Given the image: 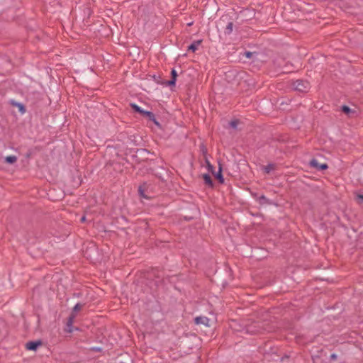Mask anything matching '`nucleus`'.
Instances as JSON below:
<instances>
[{
    "label": "nucleus",
    "instance_id": "obj_1",
    "mask_svg": "<svg viewBox=\"0 0 363 363\" xmlns=\"http://www.w3.org/2000/svg\"><path fill=\"white\" fill-rule=\"evenodd\" d=\"M294 87L299 91H304L308 87V84H306L302 80H297L294 82Z\"/></svg>",
    "mask_w": 363,
    "mask_h": 363
},
{
    "label": "nucleus",
    "instance_id": "obj_2",
    "mask_svg": "<svg viewBox=\"0 0 363 363\" xmlns=\"http://www.w3.org/2000/svg\"><path fill=\"white\" fill-rule=\"evenodd\" d=\"M195 323L197 325H210V319L206 316H199L195 318Z\"/></svg>",
    "mask_w": 363,
    "mask_h": 363
},
{
    "label": "nucleus",
    "instance_id": "obj_3",
    "mask_svg": "<svg viewBox=\"0 0 363 363\" xmlns=\"http://www.w3.org/2000/svg\"><path fill=\"white\" fill-rule=\"evenodd\" d=\"M41 344L40 341H32L26 343V347L28 350H35Z\"/></svg>",
    "mask_w": 363,
    "mask_h": 363
},
{
    "label": "nucleus",
    "instance_id": "obj_4",
    "mask_svg": "<svg viewBox=\"0 0 363 363\" xmlns=\"http://www.w3.org/2000/svg\"><path fill=\"white\" fill-rule=\"evenodd\" d=\"M144 115H146L149 119L150 121H152V122H154V123L155 125H157V126H160V123H158V121L156 120L155 118V116L154 115V113L151 111H146L145 112H144Z\"/></svg>",
    "mask_w": 363,
    "mask_h": 363
},
{
    "label": "nucleus",
    "instance_id": "obj_5",
    "mask_svg": "<svg viewBox=\"0 0 363 363\" xmlns=\"http://www.w3.org/2000/svg\"><path fill=\"white\" fill-rule=\"evenodd\" d=\"M75 318V315L72 314L70 315L67 320V325L68 328V332L72 333V324L74 323V320Z\"/></svg>",
    "mask_w": 363,
    "mask_h": 363
},
{
    "label": "nucleus",
    "instance_id": "obj_6",
    "mask_svg": "<svg viewBox=\"0 0 363 363\" xmlns=\"http://www.w3.org/2000/svg\"><path fill=\"white\" fill-rule=\"evenodd\" d=\"M201 40H196V41H194L188 48V50H191L192 52H195L199 45L201 44Z\"/></svg>",
    "mask_w": 363,
    "mask_h": 363
},
{
    "label": "nucleus",
    "instance_id": "obj_7",
    "mask_svg": "<svg viewBox=\"0 0 363 363\" xmlns=\"http://www.w3.org/2000/svg\"><path fill=\"white\" fill-rule=\"evenodd\" d=\"M5 161L9 164H13L17 160V157L15 155H9L5 157Z\"/></svg>",
    "mask_w": 363,
    "mask_h": 363
},
{
    "label": "nucleus",
    "instance_id": "obj_8",
    "mask_svg": "<svg viewBox=\"0 0 363 363\" xmlns=\"http://www.w3.org/2000/svg\"><path fill=\"white\" fill-rule=\"evenodd\" d=\"M233 23L232 22H229L225 28V33L230 34L233 31Z\"/></svg>",
    "mask_w": 363,
    "mask_h": 363
},
{
    "label": "nucleus",
    "instance_id": "obj_9",
    "mask_svg": "<svg viewBox=\"0 0 363 363\" xmlns=\"http://www.w3.org/2000/svg\"><path fill=\"white\" fill-rule=\"evenodd\" d=\"M203 179H204L206 184H208L209 186H212V184H213L212 179H211V177L209 176V174H205L203 175Z\"/></svg>",
    "mask_w": 363,
    "mask_h": 363
},
{
    "label": "nucleus",
    "instance_id": "obj_10",
    "mask_svg": "<svg viewBox=\"0 0 363 363\" xmlns=\"http://www.w3.org/2000/svg\"><path fill=\"white\" fill-rule=\"evenodd\" d=\"M131 106L133 108V109L135 111H136L138 113H143L144 114V112H145L146 111H144L142 108H140L139 106H138L137 104H131Z\"/></svg>",
    "mask_w": 363,
    "mask_h": 363
},
{
    "label": "nucleus",
    "instance_id": "obj_11",
    "mask_svg": "<svg viewBox=\"0 0 363 363\" xmlns=\"http://www.w3.org/2000/svg\"><path fill=\"white\" fill-rule=\"evenodd\" d=\"M310 165H311V167H314V168H315L316 169H318V167H319L320 164H319V163H318V160H315V159H313V160H311V162H310Z\"/></svg>",
    "mask_w": 363,
    "mask_h": 363
},
{
    "label": "nucleus",
    "instance_id": "obj_12",
    "mask_svg": "<svg viewBox=\"0 0 363 363\" xmlns=\"http://www.w3.org/2000/svg\"><path fill=\"white\" fill-rule=\"evenodd\" d=\"M264 169L266 173H269L270 172L274 170V164H269L264 167Z\"/></svg>",
    "mask_w": 363,
    "mask_h": 363
},
{
    "label": "nucleus",
    "instance_id": "obj_13",
    "mask_svg": "<svg viewBox=\"0 0 363 363\" xmlns=\"http://www.w3.org/2000/svg\"><path fill=\"white\" fill-rule=\"evenodd\" d=\"M342 110L343 112H345V113H347V114H349L351 112H352V109L350 107H348L347 106H345V105L342 106Z\"/></svg>",
    "mask_w": 363,
    "mask_h": 363
},
{
    "label": "nucleus",
    "instance_id": "obj_14",
    "mask_svg": "<svg viewBox=\"0 0 363 363\" xmlns=\"http://www.w3.org/2000/svg\"><path fill=\"white\" fill-rule=\"evenodd\" d=\"M216 177L219 179L220 182H223V177L221 174V168H219L218 172L216 174Z\"/></svg>",
    "mask_w": 363,
    "mask_h": 363
},
{
    "label": "nucleus",
    "instance_id": "obj_15",
    "mask_svg": "<svg viewBox=\"0 0 363 363\" xmlns=\"http://www.w3.org/2000/svg\"><path fill=\"white\" fill-rule=\"evenodd\" d=\"M238 121L236 120H233L232 121L230 122V126L234 129L237 128V126H238Z\"/></svg>",
    "mask_w": 363,
    "mask_h": 363
},
{
    "label": "nucleus",
    "instance_id": "obj_16",
    "mask_svg": "<svg viewBox=\"0 0 363 363\" xmlns=\"http://www.w3.org/2000/svg\"><path fill=\"white\" fill-rule=\"evenodd\" d=\"M171 75H172V79H175L177 80V71L175 70V69H172Z\"/></svg>",
    "mask_w": 363,
    "mask_h": 363
},
{
    "label": "nucleus",
    "instance_id": "obj_17",
    "mask_svg": "<svg viewBox=\"0 0 363 363\" xmlns=\"http://www.w3.org/2000/svg\"><path fill=\"white\" fill-rule=\"evenodd\" d=\"M328 168V165L327 164H321L319 167H318V170H324V169H326Z\"/></svg>",
    "mask_w": 363,
    "mask_h": 363
},
{
    "label": "nucleus",
    "instance_id": "obj_18",
    "mask_svg": "<svg viewBox=\"0 0 363 363\" xmlns=\"http://www.w3.org/2000/svg\"><path fill=\"white\" fill-rule=\"evenodd\" d=\"M80 308H81V305H80L79 303H77V304L74 306V308H73V311H74V312H77L79 310H80Z\"/></svg>",
    "mask_w": 363,
    "mask_h": 363
},
{
    "label": "nucleus",
    "instance_id": "obj_19",
    "mask_svg": "<svg viewBox=\"0 0 363 363\" xmlns=\"http://www.w3.org/2000/svg\"><path fill=\"white\" fill-rule=\"evenodd\" d=\"M176 79H171V80H169L168 82H167V84L169 85V86H174L175 85V82H176Z\"/></svg>",
    "mask_w": 363,
    "mask_h": 363
},
{
    "label": "nucleus",
    "instance_id": "obj_20",
    "mask_svg": "<svg viewBox=\"0 0 363 363\" xmlns=\"http://www.w3.org/2000/svg\"><path fill=\"white\" fill-rule=\"evenodd\" d=\"M18 106L19 107L20 111L23 113L25 111L24 106L22 104H18Z\"/></svg>",
    "mask_w": 363,
    "mask_h": 363
},
{
    "label": "nucleus",
    "instance_id": "obj_21",
    "mask_svg": "<svg viewBox=\"0 0 363 363\" xmlns=\"http://www.w3.org/2000/svg\"><path fill=\"white\" fill-rule=\"evenodd\" d=\"M252 55H253V53H252V52H245V55H246V57H248V58H250Z\"/></svg>",
    "mask_w": 363,
    "mask_h": 363
},
{
    "label": "nucleus",
    "instance_id": "obj_22",
    "mask_svg": "<svg viewBox=\"0 0 363 363\" xmlns=\"http://www.w3.org/2000/svg\"><path fill=\"white\" fill-rule=\"evenodd\" d=\"M91 350L93 351H101V348L100 347H91Z\"/></svg>",
    "mask_w": 363,
    "mask_h": 363
},
{
    "label": "nucleus",
    "instance_id": "obj_23",
    "mask_svg": "<svg viewBox=\"0 0 363 363\" xmlns=\"http://www.w3.org/2000/svg\"><path fill=\"white\" fill-rule=\"evenodd\" d=\"M266 199H267V198H266L264 196H261L259 197V200H260V201H264V200H266Z\"/></svg>",
    "mask_w": 363,
    "mask_h": 363
},
{
    "label": "nucleus",
    "instance_id": "obj_24",
    "mask_svg": "<svg viewBox=\"0 0 363 363\" xmlns=\"http://www.w3.org/2000/svg\"><path fill=\"white\" fill-rule=\"evenodd\" d=\"M358 199H359V200H361L362 201H363V195H359V196H358Z\"/></svg>",
    "mask_w": 363,
    "mask_h": 363
},
{
    "label": "nucleus",
    "instance_id": "obj_25",
    "mask_svg": "<svg viewBox=\"0 0 363 363\" xmlns=\"http://www.w3.org/2000/svg\"><path fill=\"white\" fill-rule=\"evenodd\" d=\"M85 219H86L85 216H82V217L81 218V221H82V222H84V221H85Z\"/></svg>",
    "mask_w": 363,
    "mask_h": 363
},
{
    "label": "nucleus",
    "instance_id": "obj_26",
    "mask_svg": "<svg viewBox=\"0 0 363 363\" xmlns=\"http://www.w3.org/2000/svg\"><path fill=\"white\" fill-rule=\"evenodd\" d=\"M333 358H335V354H332L331 356Z\"/></svg>",
    "mask_w": 363,
    "mask_h": 363
}]
</instances>
